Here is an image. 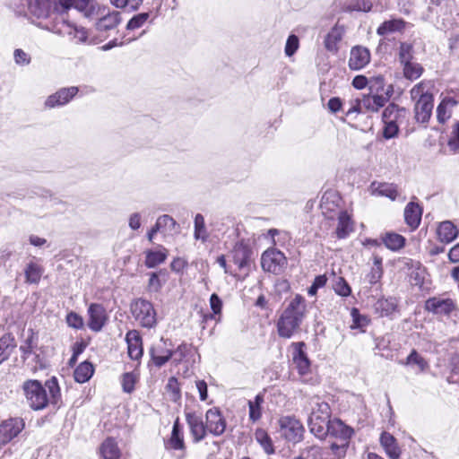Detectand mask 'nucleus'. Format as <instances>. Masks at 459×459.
Listing matches in <instances>:
<instances>
[{
    "mask_svg": "<svg viewBox=\"0 0 459 459\" xmlns=\"http://www.w3.org/2000/svg\"><path fill=\"white\" fill-rule=\"evenodd\" d=\"M304 342L293 343L292 361L300 375H306L310 370V361L303 351Z\"/></svg>",
    "mask_w": 459,
    "mask_h": 459,
    "instance_id": "nucleus-16",
    "label": "nucleus"
},
{
    "mask_svg": "<svg viewBox=\"0 0 459 459\" xmlns=\"http://www.w3.org/2000/svg\"><path fill=\"white\" fill-rule=\"evenodd\" d=\"M406 366H416L420 372L425 371L429 368L427 360L420 355L416 350H412L410 355L406 358L405 362H401Z\"/></svg>",
    "mask_w": 459,
    "mask_h": 459,
    "instance_id": "nucleus-41",
    "label": "nucleus"
},
{
    "mask_svg": "<svg viewBox=\"0 0 459 459\" xmlns=\"http://www.w3.org/2000/svg\"><path fill=\"white\" fill-rule=\"evenodd\" d=\"M255 438L267 455L274 453L273 441L264 429H257L255 432Z\"/></svg>",
    "mask_w": 459,
    "mask_h": 459,
    "instance_id": "nucleus-39",
    "label": "nucleus"
},
{
    "mask_svg": "<svg viewBox=\"0 0 459 459\" xmlns=\"http://www.w3.org/2000/svg\"><path fill=\"white\" fill-rule=\"evenodd\" d=\"M433 97L429 99H423L417 100L414 106L415 118L418 122L427 123L432 114L433 110Z\"/></svg>",
    "mask_w": 459,
    "mask_h": 459,
    "instance_id": "nucleus-21",
    "label": "nucleus"
},
{
    "mask_svg": "<svg viewBox=\"0 0 459 459\" xmlns=\"http://www.w3.org/2000/svg\"><path fill=\"white\" fill-rule=\"evenodd\" d=\"M247 250L242 247L235 249L234 263L238 264L239 269L244 268L247 264Z\"/></svg>",
    "mask_w": 459,
    "mask_h": 459,
    "instance_id": "nucleus-49",
    "label": "nucleus"
},
{
    "mask_svg": "<svg viewBox=\"0 0 459 459\" xmlns=\"http://www.w3.org/2000/svg\"><path fill=\"white\" fill-rule=\"evenodd\" d=\"M168 444L170 448H173L176 450L184 449V447H185L183 433H182V429H181L178 419H177L173 424L171 437H170Z\"/></svg>",
    "mask_w": 459,
    "mask_h": 459,
    "instance_id": "nucleus-35",
    "label": "nucleus"
},
{
    "mask_svg": "<svg viewBox=\"0 0 459 459\" xmlns=\"http://www.w3.org/2000/svg\"><path fill=\"white\" fill-rule=\"evenodd\" d=\"M160 347H152L151 350L152 361L157 367L163 366L169 359L172 358L171 351H165V353L162 354H160Z\"/></svg>",
    "mask_w": 459,
    "mask_h": 459,
    "instance_id": "nucleus-43",
    "label": "nucleus"
},
{
    "mask_svg": "<svg viewBox=\"0 0 459 459\" xmlns=\"http://www.w3.org/2000/svg\"><path fill=\"white\" fill-rule=\"evenodd\" d=\"M353 230L351 216L345 211L338 212L336 235L339 238H346Z\"/></svg>",
    "mask_w": 459,
    "mask_h": 459,
    "instance_id": "nucleus-27",
    "label": "nucleus"
},
{
    "mask_svg": "<svg viewBox=\"0 0 459 459\" xmlns=\"http://www.w3.org/2000/svg\"><path fill=\"white\" fill-rule=\"evenodd\" d=\"M447 143L452 151L459 150V121L455 125Z\"/></svg>",
    "mask_w": 459,
    "mask_h": 459,
    "instance_id": "nucleus-57",
    "label": "nucleus"
},
{
    "mask_svg": "<svg viewBox=\"0 0 459 459\" xmlns=\"http://www.w3.org/2000/svg\"><path fill=\"white\" fill-rule=\"evenodd\" d=\"M69 33L73 35L78 42L83 43L87 41L88 32L84 28L74 27Z\"/></svg>",
    "mask_w": 459,
    "mask_h": 459,
    "instance_id": "nucleus-61",
    "label": "nucleus"
},
{
    "mask_svg": "<svg viewBox=\"0 0 459 459\" xmlns=\"http://www.w3.org/2000/svg\"><path fill=\"white\" fill-rule=\"evenodd\" d=\"M399 60L401 65L412 60V46L403 42L399 48Z\"/></svg>",
    "mask_w": 459,
    "mask_h": 459,
    "instance_id": "nucleus-47",
    "label": "nucleus"
},
{
    "mask_svg": "<svg viewBox=\"0 0 459 459\" xmlns=\"http://www.w3.org/2000/svg\"><path fill=\"white\" fill-rule=\"evenodd\" d=\"M167 249L163 247H160L158 250L146 251L145 265L148 268H153L162 264L167 258Z\"/></svg>",
    "mask_w": 459,
    "mask_h": 459,
    "instance_id": "nucleus-30",
    "label": "nucleus"
},
{
    "mask_svg": "<svg viewBox=\"0 0 459 459\" xmlns=\"http://www.w3.org/2000/svg\"><path fill=\"white\" fill-rule=\"evenodd\" d=\"M264 395L258 394L254 400L248 401V416L252 422L258 421L262 417V404L264 403Z\"/></svg>",
    "mask_w": 459,
    "mask_h": 459,
    "instance_id": "nucleus-33",
    "label": "nucleus"
},
{
    "mask_svg": "<svg viewBox=\"0 0 459 459\" xmlns=\"http://www.w3.org/2000/svg\"><path fill=\"white\" fill-rule=\"evenodd\" d=\"M402 65L403 76L410 81L417 80L421 76L423 73V67L421 66V65L413 62L412 60L403 63L402 64Z\"/></svg>",
    "mask_w": 459,
    "mask_h": 459,
    "instance_id": "nucleus-37",
    "label": "nucleus"
},
{
    "mask_svg": "<svg viewBox=\"0 0 459 459\" xmlns=\"http://www.w3.org/2000/svg\"><path fill=\"white\" fill-rule=\"evenodd\" d=\"M38 345V335L33 330L28 331V335L24 342L20 346V351L22 353V358L25 360L34 351Z\"/></svg>",
    "mask_w": 459,
    "mask_h": 459,
    "instance_id": "nucleus-31",
    "label": "nucleus"
},
{
    "mask_svg": "<svg viewBox=\"0 0 459 459\" xmlns=\"http://www.w3.org/2000/svg\"><path fill=\"white\" fill-rule=\"evenodd\" d=\"M421 208L412 202L409 203L404 209V219L406 223L415 229L419 226L421 219Z\"/></svg>",
    "mask_w": 459,
    "mask_h": 459,
    "instance_id": "nucleus-24",
    "label": "nucleus"
},
{
    "mask_svg": "<svg viewBox=\"0 0 459 459\" xmlns=\"http://www.w3.org/2000/svg\"><path fill=\"white\" fill-rule=\"evenodd\" d=\"M380 444L390 459H399L401 449L396 439L388 432H383L380 437Z\"/></svg>",
    "mask_w": 459,
    "mask_h": 459,
    "instance_id": "nucleus-22",
    "label": "nucleus"
},
{
    "mask_svg": "<svg viewBox=\"0 0 459 459\" xmlns=\"http://www.w3.org/2000/svg\"><path fill=\"white\" fill-rule=\"evenodd\" d=\"M187 351H188L187 345L181 344L177 348L176 351H172V359H174L175 362L178 363L183 359V358L186 356Z\"/></svg>",
    "mask_w": 459,
    "mask_h": 459,
    "instance_id": "nucleus-64",
    "label": "nucleus"
},
{
    "mask_svg": "<svg viewBox=\"0 0 459 459\" xmlns=\"http://www.w3.org/2000/svg\"><path fill=\"white\" fill-rule=\"evenodd\" d=\"M208 432L213 436H221L226 429V420L218 408H211L205 413Z\"/></svg>",
    "mask_w": 459,
    "mask_h": 459,
    "instance_id": "nucleus-8",
    "label": "nucleus"
},
{
    "mask_svg": "<svg viewBox=\"0 0 459 459\" xmlns=\"http://www.w3.org/2000/svg\"><path fill=\"white\" fill-rule=\"evenodd\" d=\"M306 311L305 299L297 294L288 303L277 322L278 334L282 338H290L299 329Z\"/></svg>",
    "mask_w": 459,
    "mask_h": 459,
    "instance_id": "nucleus-2",
    "label": "nucleus"
},
{
    "mask_svg": "<svg viewBox=\"0 0 459 459\" xmlns=\"http://www.w3.org/2000/svg\"><path fill=\"white\" fill-rule=\"evenodd\" d=\"M383 136L385 139H391L397 135L399 127L398 122H384Z\"/></svg>",
    "mask_w": 459,
    "mask_h": 459,
    "instance_id": "nucleus-55",
    "label": "nucleus"
},
{
    "mask_svg": "<svg viewBox=\"0 0 459 459\" xmlns=\"http://www.w3.org/2000/svg\"><path fill=\"white\" fill-rule=\"evenodd\" d=\"M343 30L342 27L334 26L327 33L325 39V47L328 51L336 52L338 48L337 44L342 40Z\"/></svg>",
    "mask_w": 459,
    "mask_h": 459,
    "instance_id": "nucleus-29",
    "label": "nucleus"
},
{
    "mask_svg": "<svg viewBox=\"0 0 459 459\" xmlns=\"http://www.w3.org/2000/svg\"><path fill=\"white\" fill-rule=\"evenodd\" d=\"M131 313L143 327L152 328L157 323L153 305L146 299H138L132 302Z\"/></svg>",
    "mask_w": 459,
    "mask_h": 459,
    "instance_id": "nucleus-5",
    "label": "nucleus"
},
{
    "mask_svg": "<svg viewBox=\"0 0 459 459\" xmlns=\"http://www.w3.org/2000/svg\"><path fill=\"white\" fill-rule=\"evenodd\" d=\"M341 197L335 191H326L322 198L320 208L322 213L327 219H333L339 211Z\"/></svg>",
    "mask_w": 459,
    "mask_h": 459,
    "instance_id": "nucleus-9",
    "label": "nucleus"
},
{
    "mask_svg": "<svg viewBox=\"0 0 459 459\" xmlns=\"http://www.w3.org/2000/svg\"><path fill=\"white\" fill-rule=\"evenodd\" d=\"M404 108H399L395 104H389L383 112V122H398L405 115Z\"/></svg>",
    "mask_w": 459,
    "mask_h": 459,
    "instance_id": "nucleus-40",
    "label": "nucleus"
},
{
    "mask_svg": "<svg viewBox=\"0 0 459 459\" xmlns=\"http://www.w3.org/2000/svg\"><path fill=\"white\" fill-rule=\"evenodd\" d=\"M121 22L120 13L117 11H107L105 8L97 18L96 27L99 30H109L115 29Z\"/></svg>",
    "mask_w": 459,
    "mask_h": 459,
    "instance_id": "nucleus-14",
    "label": "nucleus"
},
{
    "mask_svg": "<svg viewBox=\"0 0 459 459\" xmlns=\"http://www.w3.org/2000/svg\"><path fill=\"white\" fill-rule=\"evenodd\" d=\"M100 454L104 459H119L120 450L116 441L107 438L100 446Z\"/></svg>",
    "mask_w": 459,
    "mask_h": 459,
    "instance_id": "nucleus-34",
    "label": "nucleus"
},
{
    "mask_svg": "<svg viewBox=\"0 0 459 459\" xmlns=\"http://www.w3.org/2000/svg\"><path fill=\"white\" fill-rule=\"evenodd\" d=\"M186 420L189 429H192L195 426H198L204 423L202 417L197 415L195 412H186Z\"/></svg>",
    "mask_w": 459,
    "mask_h": 459,
    "instance_id": "nucleus-62",
    "label": "nucleus"
},
{
    "mask_svg": "<svg viewBox=\"0 0 459 459\" xmlns=\"http://www.w3.org/2000/svg\"><path fill=\"white\" fill-rule=\"evenodd\" d=\"M459 103V94L457 96L445 97L437 108V117L438 122L445 123L452 114V109Z\"/></svg>",
    "mask_w": 459,
    "mask_h": 459,
    "instance_id": "nucleus-20",
    "label": "nucleus"
},
{
    "mask_svg": "<svg viewBox=\"0 0 459 459\" xmlns=\"http://www.w3.org/2000/svg\"><path fill=\"white\" fill-rule=\"evenodd\" d=\"M136 382V377L132 373H126L122 378V387L124 392L132 393L134 389V384Z\"/></svg>",
    "mask_w": 459,
    "mask_h": 459,
    "instance_id": "nucleus-52",
    "label": "nucleus"
},
{
    "mask_svg": "<svg viewBox=\"0 0 459 459\" xmlns=\"http://www.w3.org/2000/svg\"><path fill=\"white\" fill-rule=\"evenodd\" d=\"M398 306L395 298H382L379 299L375 304V310L380 314L381 316H387L396 311Z\"/></svg>",
    "mask_w": 459,
    "mask_h": 459,
    "instance_id": "nucleus-28",
    "label": "nucleus"
},
{
    "mask_svg": "<svg viewBox=\"0 0 459 459\" xmlns=\"http://www.w3.org/2000/svg\"><path fill=\"white\" fill-rule=\"evenodd\" d=\"M94 368L88 361L82 362L74 370V380L78 383L87 382L93 375Z\"/></svg>",
    "mask_w": 459,
    "mask_h": 459,
    "instance_id": "nucleus-36",
    "label": "nucleus"
},
{
    "mask_svg": "<svg viewBox=\"0 0 459 459\" xmlns=\"http://www.w3.org/2000/svg\"><path fill=\"white\" fill-rule=\"evenodd\" d=\"M368 86L371 91H376L377 94H379V92L385 91L384 77L382 75L371 77L369 79Z\"/></svg>",
    "mask_w": 459,
    "mask_h": 459,
    "instance_id": "nucleus-56",
    "label": "nucleus"
},
{
    "mask_svg": "<svg viewBox=\"0 0 459 459\" xmlns=\"http://www.w3.org/2000/svg\"><path fill=\"white\" fill-rule=\"evenodd\" d=\"M279 426L281 436L288 441L299 443L302 440L305 429L302 423L296 418L283 416L279 420Z\"/></svg>",
    "mask_w": 459,
    "mask_h": 459,
    "instance_id": "nucleus-6",
    "label": "nucleus"
},
{
    "mask_svg": "<svg viewBox=\"0 0 459 459\" xmlns=\"http://www.w3.org/2000/svg\"><path fill=\"white\" fill-rule=\"evenodd\" d=\"M155 225L160 230H172L175 229L177 222L171 216L165 214L158 218Z\"/></svg>",
    "mask_w": 459,
    "mask_h": 459,
    "instance_id": "nucleus-46",
    "label": "nucleus"
},
{
    "mask_svg": "<svg viewBox=\"0 0 459 459\" xmlns=\"http://www.w3.org/2000/svg\"><path fill=\"white\" fill-rule=\"evenodd\" d=\"M167 391L170 393L171 400L176 402L180 398V391L178 380L175 377H170L166 385Z\"/></svg>",
    "mask_w": 459,
    "mask_h": 459,
    "instance_id": "nucleus-53",
    "label": "nucleus"
},
{
    "mask_svg": "<svg viewBox=\"0 0 459 459\" xmlns=\"http://www.w3.org/2000/svg\"><path fill=\"white\" fill-rule=\"evenodd\" d=\"M24 273L26 282L31 284L38 283L42 276L43 268L34 262H30L25 268Z\"/></svg>",
    "mask_w": 459,
    "mask_h": 459,
    "instance_id": "nucleus-38",
    "label": "nucleus"
},
{
    "mask_svg": "<svg viewBox=\"0 0 459 459\" xmlns=\"http://www.w3.org/2000/svg\"><path fill=\"white\" fill-rule=\"evenodd\" d=\"M425 308L436 315H449L455 308V305L451 299L433 297L426 301Z\"/></svg>",
    "mask_w": 459,
    "mask_h": 459,
    "instance_id": "nucleus-11",
    "label": "nucleus"
},
{
    "mask_svg": "<svg viewBox=\"0 0 459 459\" xmlns=\"http://www.w3.org/2000/svg\"><path fill=\"white\" fill-rule=\"evenodd\" d=\"M352 434V429L346 426L340 420L333 419L331 420L327 427V435L337 438L339 441V443L333 442L331 445V449L335 455L338 457L345 455L349 439Z\"/></svg>",
    "mask_w": 459,
    "mask_h": 459,
    "instance_id": "nucleus-4",
    "label": "nucleus"
},
{
    "mask_svg": "<svg viewBox=\"0 0 459 459\" xmlns=\"http://www.w3.org/2000/svg\"><path fill=\"white\" fill-rule=\"evenodd\" d=\"M126 341L128 356L132 359H139L143 356L142 339L139 333L135 330L129 331L126 335Z\"/></svg>",
    "mask_w": 459,
    "mask_h": 459,
    "instance_id": "nucleus-19",
    "label": "nucleus"
},
{
    "mask_svg": "<svg viewBox=\"0 0 459 459\" xmlns=\"http://www.w3.org/2000/svg\"><path fill=\"white\" fill-rule=\"evenodd\" d=\"M88 314L89 328L94 332H100L107 321V314L105 308L100 304L92 303L88 308Z\"/></svg>",
    "mask_w": 459,
    "mask_h": 459,
    "instance_id": "nucleus-10",
    "label": "nucleus"
},
{
    "mask_svg": "<svg viewBox=\"0 0 459 459\" xmlns=\"http://www.w3.org/2000/svg\"><path fill=\"white\" fill-rule=\"evenodd\" d=\"M287 264L284 254L277 249L271 248L264 251L261 257L262 268L274 274L281 273Z\"/></svg>",
    "mask_w": 459,
    "mask_h": 459,
    "instance_id": "nucleus-7",
    "label": "nucleus"
},
{
    "mask_svg": "<svg viewBox=\"0 0 459 459\" xmlns=\"http://www.w3.org/2000/svg\"><path fill=\"white\" fill-rule=\"evenodd\" d=\"M77 87L63 88L55 94L49 96L45 104L48 108L65 105L69 102L77 94Z\"/></svg>",
    "mask_w": 459,
    "mask_h": 459,
    "instance_id": "nucleus-15",
    "label": "nucleus"
},
{
    "mask_svg": "<svg viewBox=\"0 0 459 459\" xmlns=\"http://www.w3.org/2000/svg\"><path fill=\"white\" fill-rule=\"evenodd\" d=\"M333 290L336 294H338L342 297H348L351 292V287L346 282V281L342 277H339L335 281L334 285H333Z\"/></svg>",
    "mask_w": 459,
    "mask_h": 459,
    "instance_id": "nucleus-48",
    "label": "nucleus"
},
{
    "mask_svg": "<svg viewBox=\"0 0 459 459\" xmlns=\"http://www.w3.org/2000/svg\"><path fill=\"white\" fill-rule=\"evenodd\" d=\"M13 59L18 65H28L30 63V56L21 48H16L13 52Z\"/></svg>",
    "mask_w": 459,
    "mask_h": 459,
    "instance_id": "nucleus-51",
    "label": "nucleus"
},
{
    "mask_svg": "<svg viewBox=\"0 0 459 459\" xmlns=\"http://www.w3.org/2000/svg\"><path fill=\"white\" fill-rule=\"evenodd\" d=\"M210 306H211L212 312L215 315L221 314V307H222V302L217 294H215V293L212 294V296L210 298Z\"/></svg>",
    "mask_w": 459,
    "mask_h": 459,
    "instance_id": "nucleus-63",
    "label": "nucleus"
},
{
    "mask_svg": "<svg viewBox=\"0 0 459 459\" xmlns=\"http://www.w3.org/2000/svg\"><path fill=\"white\" fill-rule=\"evenodd\" d=\"M437 237L441 242L450 243L458 235L456 227L451 221H443L437 228Z\"/></svg>",
    "mask_w": 459,
    "mask_h": 459,
    "instance_id": "nucleus-25",
    "label": "nucleus"
},
{
    "mask_svg": "<svg viewBox=\"0 0 459 459\" xmlns=\"http://www.w3.org/2000/svg\"><path fill=\"white\" fill-rule=\"evenodd\" d=\"M370 61L369 50L363 47H354L351 50L349 67L351 70H360Z\"/></svg>",
    "mask_w": 459,
    "mask_h": 459,
    "instance_id": "nucleus-13",
    "label": "nucleus"
},
{
    "mask_svg": "<svg viewBox=\"0 0 459 459\" xmlns=\"http://www.w3.org/2000/svg\"><path fill=\"white\" fill-rule=\"evenodd\" d=\"M16 346V341L13 334L6 333L0 338V364L8 359Z\"/></svg>",
    "mask_w": 459,
    "mask_h": 459,
    "instance_id": "nucleus-26",
    "label": "nucleus"
},
{
    "mask_svg": "<svg viewBox=\"0 0 459 459\" xmlns=\"http://www.w3.org/2000/svg\"><path fill=\"white\" fill-rule=\"evenodd\" d=\"M207 431L206 423H202L190 429V433L195 443L202 441L205 437Z\"/></svg>",
    "mask_w": 459,
    "mask_h": 459,
    "instance_id": "nucleus-50",
    "label": "nucleus"
},
{
    "mask_svg": "<svg viewBox=\"0 0 459 459\" xmlns=\"http://www.w3.org/2000/svg\"><path fill=\"white\" fill-rule=\"evenodd\" d=\"M299 45V38L296 35H290L285 45V54L291 56L298 50Z\"/></svg>",
    "mask_w": 459,
    "mask_h": 459,
    "instance_id": "nucleus-54",
    "label": "nucleus"
},
{
    "mask_svg": "<svg viewBox=\"0 0 459 459\" xmlns=\"http://www.w3.org/2000/svg\"><path fill=\"white\" fill-rule=\"evenodd\" d=\"M327 279L325 275H318L315 278L313 284L308 288L307 293L310 296L316 294L317 290L325 285Z\"/></svg>",
    "mask_w": 459,
    "mask_h": 459,
    "instance_id": "nucleus-59",
    "label": "nucleus"
},
{
    "mask_svg": "<svg viewBox=\"0 0 459 459\" xmlns=\"http://www.w3.org/2000/svg\"><path fill=\"white\" fill-rule=\"evenodd\" d=\"M148 13H142L134 15L126 24V29L129 30H134L139 29L144 25V23L149 19Z\"/></svg>",
    "mask_w": 459,
    "mask_h": 459,
    "instance_id": "nucleus-45",
    "label": "nucleus"
},
{
    "mask_svg": "<svg viewBox=\"0 0 459 459\" xmlns=\"http://www.w3.org/2000/svg\"><path fill=\"white\" fill-rule=\"evenodd\" d=\"M195 238L205 241L207 238L204 218L202 214L198 213L195 217Z\"/></svg>",
    "mask_w": 459,
    "mask_h": 459,
    "instance_id": "nucleus-44",
    "label": "nucleus"
},
{
    "mask_svg": "<svg viewBox=\"0 0 459 459\" xmlns=\"http://www.w3.org/2000/svg\"><path fill=\"white\" fill-rule=\"evenodd\" d=\"M311 412L308 417L310 432L320 439L327 436V427L331 422V410L327 403L314 398L310 402Z\"/></svg>",
    "mask_w": 459,
    "mask_h": 459,
    "instance_id": "nucleus-3",
    "label": "nucleus"
},
{
    "mask_svg": "<svg viewBox=\"0 0 459 459\" xmlns=\"http://www.w3.org/2000/svg\"><path fill=\"white\" fill-rule=\"evenodd\" d=\"M66 323L70 327L81 329L83 326V319L74 312H70L66 316Z\"/></svg>",
    "mask_w": 459,
    "mask_h": 459,
    "instance_id": "nucleus-58",
    "label": "nucleus"
},
{
    "mask_svg": "<svg viewBox=\"0 0 459 459\" xmlns=\"http://www.w3.org/2000/svg\"><path fill=\"white\" fill-rule=\"evenodd\" d=\"M354 113H365L361 99H356L350 102V108L346 111V116H350Z\"/></svg>",
    "mask_w": 459,
    "mask_h": 459,
    "instance_id": "nucleus-60",
    "label": "nucleus"
},
{
    "mask_svg": "<svg viewBox=\"0 0 459 459\" xmlns=\"http://www.w3.org/2000/svg\"><path fill=\"white\" fill-rule=\"evenodd\" d=\"M433 83L430 81H421L415 84L410 91L411 98L415 102L423 99L433 97Z\"/></svg>",
    "mask_w": 459,
    "mask_h": 459,
    "instance_id": "nucleus-23",
    "label": "nucleus"
},
{
    "mask_svg": "<svg viewBox=\"0 0 459 459\" xmlns=\"http://www.w3.org/2000/svg\"><path fill=\"white\" fill-rule=\"evenodd\" d=\"M369 192L375 196H385L392 201L398 197L397 186L392 183L374 181L369 186Z\"/></svg>",
    "mask_w": 459,
    "mask_h": 459,
    "instance_id": "nucleus-17",
    "label": "nucleus"
},
{
    "mask_svg": "<svg viewBox=\"0 0 459 459\" xmlns=\"http://www.w3.org/2000/svg\"><path fill=\"white\" fill-rule=\"evenodd\" d=\"M389 91H386V95L384 96L383 94H369V95H364L362 100V106L364 107L365 112H377L381 108H383L385 103L389 100L388 95Z\"/></svg>",
    "mask_w": 459,
    "mask_h": 459,
    "instance_id": "nucleus-18",
    "label": "nucleus"
},
{
    "mask_svg": "<svg viewBox=\"0 0 459 459\" xmlns=\"http://www.w3.org/2000/svg\"><path fill=\"white\" fill-rule=\"evenodd\" d=\"M23 422L19 419H10L0 425V444H6L15 437L23 429Z\"/></svg>",
    "mask_w": 459,
    "mask_h": 459,
    "instance_id": "nucleus-12",
    "label": "nucleus"
},
{
    "mask_svg": "<svg viewBox=\"0 0 459 459\" xmlns=\"http://www.w3.org/2000/svg\"><path fill=\"white\" fill-rule=\"evenodd\" d=\"M382 241L385 246L392 251L400 250L405 244V238L402 235L394 232L384 234L382 236Z\"/></svg>",
    "mask_w": 459,
    "mask_h": 459,
    "instance_id": "nucleus-32",
    "label": "nucleus"
},
{
    "mask_svg": "<svg viewBox=\"0 0 459 459\" xmlns=\"http://www.w3.org/2000/svg\"><path fill=\"white\" fill-rule=\"evenodd\" d=\"M404 26L402 20H391L383 22L377 29V34L385 36L389 33L401 30Z\"/></svg>",
    "mask_w": 459,
    "mask_h": 459,
    "instance_id": "nucleus-42",
    "label": "nucleus"
},
{
    "mask_svg": "<svg viewBox=\"0 0 459 459\" xmlns=\"http://www.w3.org/2000/svg\"><path fill=\"white\" fill-rule=\"evenodd\" d=\"M26 403L33 411H41L49 404L60 401V388L56 377L46 381L43 385L39 380H26L22 385Z\"/></svg>",
    "mask_w": 459,
    "mask_h": 459,
    "instance_id": "nucleus-1",
    "label": "nucleus"
}]
</instances>
